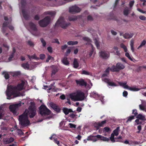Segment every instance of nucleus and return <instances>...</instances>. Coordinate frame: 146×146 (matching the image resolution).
Masks as SVG:
<instances>
[{
	"mask_svg": "<svg viewBox=\"0 0 146 146\" xmlns=\"http://www.w3.org/2000/svg\"><path fill=\"white\" fill-rule=\"evenodd\" d=\"M36 113V108L34 105L30 106L29 108V110H25L24 113L19 116L20 127L22 128L29 125L30 121L28 119V115H29L30 118H33L35 115Z\"/></svg>",
	"mask_w": 146,
	"mask_h": 146,
	"instance_id": "f257e3e1",
	"label": "nucleus"
},
{
	"mask_svg": "<svg viewBox=\"0 0 146 146\" xmlns=\"http://www.w3.org/2000/svg\"><path fill=\"white\" fill-rule=\"evenodd\" d=\"M24 84L25 82L22 81L21 83L18 84L17 87L13 86H8L6 91L7 98L8 99H11L12 96H13L14 97L20 96V93L19 91L23 89Z\"/></svg>",
	"mask_w": 146,
	"mask_h": 146,
	"instance_id": "f03ea898",
	"label": "nucleus"
},
{
	"mask_svg": "<svg viewBox=\"0 0 146 146\" xmlns=\"http://www.w3.org/2000/svg\"><path fill=\"white\" fill-rule=\"evenodd\" d=\"M69 97L74 101H82L84 100L85 98L84 93L80 91L70 94Z\"/></svg>",
	"mask_w": 146,
	"mask_h": 146,
	"instance_id": "7ed1b4c3",
	"label": "nucleus"
},
{
	"mask_svg": "<svg viewBox=\"0 0 146 146\" xmlns=\"http://www.w3.org/2000/svg\"><path fill=\"white\" fill-rule=\"evenodd\" d=\"M110 70V68H108L106 70L105 73H104L102 76V80L104 82L107 83L109 85L111 86H115L116 85L113 82H110V80L106 78L109 74V70Z\"/></svg>",
	"mask_w": 146,
	"mask_h": 146,
	"instance_id": "20e7f679",
	"label": "nucleus"
},
{
	"mask_svg": "<svg viewBox=\"0 0 146 146\" xmlns=\"http://www.w3.org/2000/svg\"><path fill=\"white\" fill-rule=\"evenodd\" d=\"M39 112L42 116H44L50 115L51 111L45 106L41 105L39 107Z\"/></svg>",
	"mask_w": 146,
	"mask_h": 146,
	"instance_id": "39448f33",
	"label": "nucleus"
},
{
	"mask_svg": "<svg viewBox=\"0 0 146 146\" xmlns=\"http://www.w3.org/2000/svg\"><path fill=\"white\" fill-rule=\"evenodd\" d=\"M28 28L29 30L33 35H37L38 30L36 25L31 22L29 23Z\"/></svg>",
	"mask_w": 146,
	"mask_h": 146,
	"instance_id": "423d86ee",
	"label": "nucleus"
},
{
	"mask_svg": "<svg viewBox=\"0 0 146 146\" xmlns=\"http://www.w3.org/2000/svg\"><path fill=\"white\" fill-rule=\"evenodd\" d=\"M50 21V17H49L47 16L45 17L43 19L40 21H39V24L40 27H45L49 24Z\"/></svg>",
	"mask_w": 146,
	"mask_h": 146,
	"instance_id": "0eeeda50",
	"label": "nucleus"
},
{
	"mask_svg": "<svg viewBox=\"0 0 146 146\" xmlns=\"http://www.w3.org/2000/svg\"><path fill=\"white\" fill-rule=\"evenodd\" d=\"M125 67L124 65L118 62L116 66H112L110 68V70L112 72H117L123 69Z\"/></svg>",
	"mask_w": 146,
	"mask_h": 146,
	"instance_id": "6e6552de",
	"label": "nucleus"
},
{
	"mask_svg": "<svg viewBox=\"0 0 146 146\" xmlns=\"http://www.w3.org/2000/svg\"><path fill=\"white\" fill-rule=\"evenodd\" d=\"M21 105V103L20 102L19 103L10 105L9 106V109L11 111L16 115L18 114L17 111L18 108Z\"/></svg>",
	"mask_w": 146,
	"mask_h": 146,
	"instance_id": "1a4fd4ad",
	"label": "nucleus"
},
{
	"mask_svg": "<svg viewBox=\"0 0 146 146\" xmlns=\"http://www.w3.org/2000/svg\"><path fill=\"white\" fill-rule=\"evenodd\" d=\"M69 24V23H67L65 22L64 18L62 17L60 18L56 23L57 25H60L61 27L63 29H65Z\"/></svg>",
	"mask_w": 146,
	"mask_h": 146,
	"instance_id": "9d476101",
	"label": "nucleus"
},
{
	"mask_svg": "<svg viewBox=\"0 0 146 146\" xmlns=\"http://www.w3.org/2000/svg\"><path fill=\"white\" fill-rule=\"evenodd\" d=\"M119 84L120 86H122L124 88L127 89L131 91H136L140 90L139 89L136 87H129L128 85H126L127 82H119Z\"/></svg>",
	"mask_w": 146,
	"mask_h": 146,
	"instance_id": "9b49d317",
	"label": "nucleus"
},
{
	"mask_svg": "<svg viewBox=\"0 0 146 146\" xmlns=\"http://www.w3.org/2000/svg\"><path fill=\"white\" fill-rule=\"evenodd\" d=\"M99 56L101 58L104 59H107L110 56V53L107 51H101L99 52Z\"/></svg>",
	"mask_w": 146,
	"mask_h": 146,
	"instance_id": "f8f14e48",
	"label": "nucleus"
},
{
	"mask_svg": "<svg viewBox=\"0 0 146 146\" xmlns=\"http://www.w3.org/2000/svg\"><path fill=\"white\" fill-rule=\"evenodd\" d=\"M80 11V9L77 6H75L72 7L69 9V12L73 13L79 12Z\"/></svg>",
	"mask_w": 146,
	"mask_h": 146,
	"instance_id": "ddd939ff",
	"label": "nucleus"
},
{
	"mask_svg": "<svg viewBox=\"0 0 146 146\" xmlns=\"http://www.w3.org/2000/svg\"><path fill=\"white\" fill-rule=\"evenodd\" d=\"M21 66L24 69L27 70H31L35 68L34 66H32L30 68L29 67V65L28 62L24 63L21 64Z\"/></svg>",
	"mask_w": 146,
	"mask_h": 146,
	"instance_id": "4468645a",
	"label": "nucleus"
},
{
	"mask_svg": "<svg viewBox=\"0 0 146 146\" xmlns=\"http://www.w3.org/2000/svg\"><path fill=\"white\" fill-rule=\"evenodd\" d=\"M76 82L77 84H79L81 86H86L87 85V83L83 79H81L80 80H76Z\"/></svg>",
	"mask_w": 146,
	"mask_h": 146,
	"instance_id": "2eb2a0df",
	"label": "nucleus"
},
{
	"mask_svg": "<svg viewBox=\"0 0 146 146\" xmlns=\"http://www.w3.org/2000/svg\"><path fill=\"white\" fill-rule=\"evenodd\" d=\"M96 138L98 139H100L101 140H102L104 141H108L109 140V139L108 138L104 137L100 135H98L96 136Z\"/></svg>",
	"mask_w": 146,
	"mask_h": 146,
	"instance_id": "dca6fc26",
	"label": "nucleus"
},
{
	"mask_svg": "<svg viewBox=\"0 0 146 146\" xmlns=\"http://www.w3.org/2000/svg\"><path fill=\"white\" fill-rule=\"evenodd\" d=\"M88 141H92L94 142H95L98 141V139L95 136L90 135L89 136L87 139Z\"/></svg>",
	"mask_w": 146,
	"mask_h": 146,
	"instance_id": "f3484780",
	"label": "nucleus"
},
{
	"mask_svg": "<svg viewBox=\"0 0 146 146\" xmlns=\"http://www.w3.org/2000/svg\"><path fill=\"white\" fill-rule=\"evenodd\" d=\"M131 9L128 7H126L125 8L123 11V14L126 16H127L130 13Z\"/></svg>",
	"mask_w": 146,
	"mask_h": 146,
	"instance_id": "a211bd4d",
	"label": "nucleus"
},
{
	"mask_svg": "<svg viewBox=\"0 0 146 146\" xmlns=\"http://www.w3.org/2000/svg\"><path fill=\"white\" fill-rule=\"evenodd\" d=\"M5 114L4 108L2 106H0V119L2 118Z\"/></svg>",
	"mask_w": 146,
	"mask_h": 146,
	"instance_id": "6ab92c4d",
	"label": "nucleus"
},
{
	"mask_svg": "<svg viewBox=\"0 0 146 146\" xmlns=\"http://www.w3.org/2000/svg\"><path fill=\"white\" fill-rule=\"evenodd\" d=\"M133 35L134 34L133 33H131L130 34L125 33L123 35V36L125 38L127 39L131 38Z\"/></svg>",
	"mask_w": 146,
	"mask_h": 146,
	"instance_id": "aec40b11",
	"label": "nucleus"
},
{
	"mask_svg": "<svg viewBox=\"0 0 146 146\" xmlns=\"http://www.w3.org/2000/svg\"><path fill=\"white\" fill-rule=\"evenodd\" d=\"M112 50H115L116 52L115 53V54L118 56H119L120 54V53L119 50L118 48L116 46H114L112 49Z\"/></svg>",
	"mask_w": 146,
	"mask_h": 146,
	"instance_id": "412c9836",
	"label": "nucleus"
},
{
	"mask_svg": "<svg viewBox=\"0 0 146 146\" xmlns=\"http://www.w3.org/2000/svg\"><path fill=\"white\" fill-rule=\"evenodd\" d=\"M137 118L142 120L145 119V116L141 114H138L137 117Z\"/></svg>",
	"mask_w": 146,
	"mask_h": 146,
	"instance_id": "4be33fe9",
	"label": "nucleus"
},
{
	"mask_svg": "<svg viewBox=\"0 0 146 146\" xmlns=\"http://www.w3.org/2000/svg\"><path fill=\"white\" fill-rule=\"evenodd\" d=\"M63 111L65 115H67L70 112H72V111L71 109H68L65 108L63 109Z\"/></svg>",
	"mask_w": 146,
	"mask_h": 146,
	"instance_id": "5701e85b",
	"label": "nucleus"
},
{
	"mask_svg": "<svg viewBox=\"0 0 146 146\" xmlns=\"http://www.w3.org/2000/svg\"><path fill=\"white\" fill-rule=\"evenodd\" d=\"M74 67L75 68H77L79 66V64L76 58H74L73 62Z\"/></svg>",
	"mask_w": 146,
	"mask_h": 146,
	"instance_id": "b1692460",
	"label": "nucleus"
},
{
	"mask_svg": "<svg viewBox=\"0 0 146 146\" xmlns=\"http://www.w3.org/2000/svg\"><path fill=\"white\" fill-rule=\"evenodd\" d=\"M2 74L4 75V77L6 79H8L9 78V75L8 72H3L2 73Z\"/></svg>",
	"mask_w": 146,
	"mask_h": 146,
	"instance_id": "393cba45",
	"label": "nucleus"
},
{
	"mask_svg": "<svg viewBox=\"0 0 146 146\" xmlns=\"http://www.w3.org/2000/svg\"><path fill=\"white\" fill-rule=\"evenodd\" d=\"M58 70L57 68H55L53 69L52 71V73L51 74V77H53L56 73L58 72Z\"/></svg>",
	"mask_w": 146,
	"mask_h": 146,
	"instance_id": "a878e982",
	"label": "nucleus"
},
{
	"mask_svg": "<svg viewBox=\"0 0 146 146\" xmlns=\"http://www.w3.org/2000/svg\"><path fill=\"white\" fill-rule=\"evenodd\" d=\"M62 62L63 64L66 65H68L69 63L67 60V58L66 57L64 58L62 60Z\"/></svg>",
	"mask_w": 146,
	"mask_h": 146,
	"instance_id": "bb28decb",
	"label": "nucleus"
},
{
	"mask_svg": "<svg viewBox=\"0 0 146 146\" xmlns=\"http://www.w3.org/2000/svg\"><path fill=\"white\" fill-rule=\"evenodd\" d=\"M119 128V127H118L113 131V133L115 135L117 136L118 135Z\"/></svg>",
	"mask_w": 146,
	"mask_h": 146,
	"instance_id": "cd10ccee",
	"label": "nucleus"
},
{
	"mask_svg": "<svg viewBox=\"0 0 146 146\" xmlns=\"http://www.w3.org/2000/svg\"><path fill=\"white\" fill-rule=\"evenodd\" d=\"M9 24V23L7 22H4L3 25L2 31L3 33H4L5 31V28Z\"/></svg>",
	"mask_w": 146,
	"mask_h": 146,
	"instance_id": "c85d7f7f",
	"label": "nucleus"
},
{
	"mask_svg": "<svg viewBox=\"0 0 146 146\" xmlns=\"http://www.w3.org/2000/svg\"><path fill=\"white\" fill-rule=\"evenodd\" d=\"M78 43V42L77 41H70L67 42V44L69 45L76 44Z\"/></svg>",
	"mask_w": 146,
	"mask_h": 146,
	"instance_id": "c756f323",
	"label": "nucleus"
},
{
	"mask_svg": "<svg viewBox=\"0 0 146 146\" xmlns=\"http://www.w3.org/2000/svg\"><path fill=\"white\" fill-rule=\"evenodd\" d=\"M139 109L142 110L146 112V105L145 106L143 104H140L139 106Z\"/></svg>",
	"mask_w": 146,
	"mask_h": 146,
	"instance_id": "7c9ffc66",
	"label": "nucleus"
},
{
	"mask_svg": "<svg viewBox=\"0 0 146 146\" xmlns=\"http://www.w3.org/2000/svg\"><path fill=\"white\" fill-rule=\"evenodd\" d=\"M27 56L30 60H31L32 59H39L37 57L35 54H34L31 56L28 55Z\"/></svg>",
	"mask_w": 146,
	"mask_h": 146,
	"instance_id": "2f4dec72",
	"label": "nucleus"
},
{
	"mask_svg": "<svg viewBox=\"0 0 146 146\" xmlns=\"http://www.w3.org/2000/svg\"><path fill=\"white\" fill-rule=\"evenodd\" d=\"M49 60L53 61L54 60V58L53 57L51 56L50 55H48L47 58L46 60V62H48Z\"/></svg>",
	"mask_w": 146,
	"mask_h": 146,
	"instance_id": "473e14b6",
	"label": "nucleus"
},
{
	"mask_svg": "<svg viewBox=\"0 0 146 146\" xmlns=\"http://www.w3.org/2000/svg\"><path fill=\"white\" fill-rule=\"evenodd\" d=\"M22 12L24 17L26 19H27L28 17L26 12L23 9H22Z\"/></svg>",
	"mask_w": 146,
	"mask_h": 146,
	"instance_id": "72a5a7b5",
	"label": "nucleus"
},
{
	"mask_svg": "<svg viewBox=\"0 0 146 146\" xmlns=\"http://www.w3.org/2000/svg\"><path fill=\"white\" fill-rule=\"evenodd\" d=\"M94 42L98 48H100V45L99 41L96 39H94Z\"/></svg>",
	"mask_w": 146,
	"mask_h": 146,
	"instance_id": "f704fd0d",
	"label": "nucleus"
},
{
	"mask_svg": "<svg viewBox=\"0 0 146 146\" xmlns=\"http://www.w3.org/2000/svg\"><path fill=\"white\" fill-rule=\"evenodd\" d=\"M14 141V139L12 137H11L7 139L6 142L7 143H9L13 142Z\"/></svg>",
	"mask_w": 146,
	"mask_h": 146,
	"instance_id": "c9c22d12",
	"label": "nucleus"
},
{
	"mask_svg": "<svg viewBox=\"0 0 146 146\" xmlns=\"http://www.w3.org/2000/svg\"><path fill=\"white\" fill-rule=\"evenodd\" d=\"M146 44V41L145 40H143L141 42L140 45L138 47L137 49H139L142 46H144Z\"/></svg>",
	"mask_w": 146,
	"mask_h": 146,
	"instance_id": "e433bc0d",
	"label": "nucleus"
},
{
	"mask_svg": "<svg viewBox=\"0 0 146 146\" xmlns=\"http://www.w3.org/2000/svg\"><path fill=\"white\" fill-rule=\"evenodd\" d=\"M40 40L42 44V46L43 47H45L46 44V42L42 38H40Z\"/></svg>",
	"mask_w": 146,
	"mask_h": 146,
	"instance_id": "4c0bfd02",
	"label": "nucleus"
},
{
	"mask_svg": "<svg viewBox=\"0 0 146 146\" xmlns=\"http://www.w3.org/2000/svg\"><path fill=\"white\" fill-rule=\"evenodd\" d=\"M3 123L0 126V128L2 130L6 131L7 130V128L4 126V124H3Z\"/></svg>",
	"mask_w": 146,
	"mask_h": 146,
	"instance_id": "58836bf2",
	"label": "nucleus"
},
{
	"mask_svg": "<svg viewBox=\"0 0 146 146\" xmlns=\"http://www.w3.org/2000/svg\"><path fill=\"white\" fill-rule=\"evenodd\" d=\"M120 47L123 49L125 52H126L127 51V48L123 44H120Z\"/></svg>",
	"mask_w": 146,
	"mask_h": 146,
	"instance_id": "ea45409f",
	"label": "nucleus"
},
{
	"mask_svg": "<svg viewBox=\"0 0 146 146\" xmlns=\"http://www.w3.org/2000/svg\"><path fill=\"white\" fill-rule=\"evenodd\" d=\"M114 135H115L114 134H113V133H112L111 134V136L110 137V139L111 140V141H112V142H114L115 141V140L114 138Z\"/></svg>",
	"mask_w": 146,
	"mask_h": 146,
	"instance_id": "a19ab883",
	"label": "nucleus"
},
{
	"mask_svg": "<svg viewBox=\"0 0 146 146\" xmlns=\"http://www.w3.org/2000/svg\"><path fill=\"white\" fill-rule=\"evenodd\" d=\"M13 53H12L10 56L9 57V61H11L12 60V58L14 56V54L15 52V50L13 49Z\"/></svg>",
	"mask_w": 146,
	"mask_h": 146,
	"instance_id": "79ce46f5",
	"label": "nucleus"
},
{
	"mask_svg": "<svg viewBox=\"0 0 146 146\" xmlns=\"http://www.w3.org/2000/svg\"><path fill=\"white\" fill-rule=\"evenodd\" d=\"M69 19L70 21H74L77 19V17L76 16H73L70 17L69 18Z\"/></svg>",
	"mask_w": 146,
	"mask_h": 146,
	"instance_id": "37998d69",
	"label": "nucleus"
},
{
	"mask_svg": "<svg viewBox=\"0 0 146 146\" xmlns=\"http://www.w3.org/2000/svg\"><path fill=\"white\" fill-rule=\"evenodd\" d=\"M134 116H133L129 117L128 118L127 122L129 121H131L132 119H134Z\"/></svg>",
	"mask_w": 146,
	"mask_h": 146,
	"instance_id": "c03bdc74",
	"label": "nucleus"
},
{
	"mask_svg": "<svg viewBox=\"0 0 146 146\" xmlns=\"http://www.w3.org/2000/svg\"><path fill=\"white\" fill-rule=\"evenodd\" d=\"M134 3V1H131L130 2L129 5L130 6V9H131Z\"/></svg>",
	"mask_w": 146,
	"mask_h": 146,
	"instance_id": "a18cd8bd",
	"label": "nucleus"
},
{
	"mask_svg": "<svg viewBox=\"0 0 146 146\" xmlns=\"http://www.w3.org/2000/svg\"><path fill=\"white\" fill-rule=\"evenodd\" d=\"M125 56L127 57L130 60L132 61V59L131 57L130 56L128 52H126L125 54Z\"/></svg>",
	"mask_w": 146,
	"mask_h": 146,
	"instance_id": "49530a36",
	"label": "nucleus"
},
{
	"mask_svg": "<svg viewBox=\"0 0 146 146\" xmlns=\"http://www.w3.org/2000/svg\"><path fill=\"white\" fill-rule=\"evenodd\" d=\"M20 72L19 71L15 72L13 73V76H17L18 75H20Z\"/></svg>",
	"mask_w": 146,
	"mask_h": 146,
	"instance_id": "de8ad7c7",
	"label": "nucleus"
},
{
	"mask_svg": "<svg viewBox=\"0 0 146 146\" xmlns=\"http://www.w3.org/2000/svg\"><path fill=\"white\" fill-rule=\"evenodd\" d=\"M50 106L54 110L55 108L57 106L53 103H50Z\"/></svg>",
	"mask_w": 146,
	"mask_h": 146,
	"instance_id": "09e8293b",
	"label": "nucleus"
},
{
	"mask_svg": "<svg viewBox=\"0 0 146 146\" xmlns=\"http://www.w3.org/2000/svg\"><path fill=\"white\" fill-rule=\"evenodd\" d=\"M139 18L141 20L145 21L146 20V17L143 15H140L139 16Z\"/></svg>",
	"mask_w": 146,
	"mask_h": 146,
	"instance_id": "8fccbe9b",
	"label": "nucleus"
},
{
	"mask_svg": "<svg viewBox=\"0 0 146 146\" xmlns=\"http://www.w3.org/2000/svg\"><path fill=\"white\" fill-rule=\"evenodd\" d=\"M106 123V121L104 120L102 121L101 123H98L100 127H102Z\"/></svg>",
	"mask_w": 146,
	"mask_h": 146,
	"instance_id": "3c124183",
	"label": "nucleus"
},
{
	"mask_svg": "<svg viewBox=\"0 0 146 146\" xmlns=\"http://www.w3.org/2000/svg\"><path fill=\"white\" fill-rule=\"evenodd\" d=\"M82 74L85 75H89L90 73L88 72L85 70H83L82 71Z\"/></svg>",
	"mask_w": 146,
	"mask_h": 146,
	"instance_id": "603ef678",
	"label": "nucleus"
},
{
	"mask_svg": "<svg viewBox=\"0 0 146 146\" xmlns=\"http://www.w3.org/2000/svg\"><path fill=\"white\" fill-rule=\"evenodd\" d=\"M94 127H95L97 129H98L100 127V126L99 125V123H96L94 124Z\"/></svg>",
	"mask_w": 146,
	"mask_h": 146,
	"instance_id": "864d4df0",
	"label": "nucleus"
},
{
	"mask_svg": "<svg viewBox=\"0 0 146 146\" xmlns=\"http://www.w3.org/2000/svg\"><path fill=\"white\" fill-rule=\"evenodd\" d=\"M44 14L46 15H53L54 13L52 12L48 11L45 12Z\"/></svg>",
	"mask_w": 146,
	"mask_h": 146,
	"instance_id": "5fc2aeb1",
	"label": "nucleus"
},
{
	"mask_svg": "<svg viewBox=\"0 0 146 146\" xmlns=\"http://www.w3.org/2000/svg\"><path fill=\"white\" fill-rule=\"evenodd\" d=\"M69 125H70V127L71 128H75L76 127V125L72 123H70Z\"/></svg>",
	"mask_w": 146,
	"mask_h": 146,
	"instance_id": "6e6d98bb",
	"label": "nucleus"
},
{
	"mask_svg": "<svg viewBox=\"0 0 146 146\" xmlns=\"http://www.w3.org/2000/svg\"><path fill=\"white\" fill-rule=\"evenodd\" d=\"M54 110L58 112H59L60 111V109L58 106H57Z\"/></svg>",
	"mask_w": 146,
	"mask_h": 146,
	"instance_id": "4d7b16f0",
	"label": "nucleus"
},
{
	"mask_svg": "<svg viewBox=\"0 0 146 146\" xmlns=\"http://www.w3.org/2000/svg\"><path fill=\"white\" fill-rule=\"evenodd\" d=\"M54 110L58 112H59L60 111V109L58 106H57Z\"/></svg>",
	"mask_w": 146,
	"mask_h": 146,
	"instance_id": "13d9d810",
	"label": "nucleus"
},
{
	"mask_svg": "<svg viewBox=\"0 0 146 146\" xmlns=\"http://www.w3.org/2000/svg\"><path fill=\"white\" fill-rule=\"evenodd\" d=\"M87 19L89 21H92L93 20V18L91 16L89 15L88 16Z\"/></svg>",
	"mask_w": 146,
	"mask_h": 146,
	"instance_id": "bf43d9fd",
	"label": "nucleus"
},
{
	"mask_svg": "<svg viewBox=\"0 0 146 146\" xmlns=\"http://www.w3.org/2000/svg\"><path fill=\"white\" fill-rule=\"evenodd\" d=\"M104 129L105 131L106 132H108L110 131V128L107 127H105Z\"/></svg>",
	"mask_w": 146,
	"mask_h": 146,
	"instance_id": "052dcab7",
	"label": "nucleus"
},
{
	"mask_svg": "<svg viewBox=\"0 0 146 146\" xmlns=\"http://www.w3.org/2000/svg\"><path fill=\"white\" fill-rule=\"evenodd\" d=\"M40 59L41 60L44 59L45 58V55L44 54H40Z\"/></svg>",
	"mask_w": 146,
	"mask_h": 146,
	"instance_id": "680f3d73",
	"label": "nucleus"
},
{
	"mask_svg": "<svg viewBox=\"0 0 146 146\" xmlns=\"http://www.w3.org/2000/svg\"><path fill=\"white\" fill-rule=\"evenodd\" d=\"M67 45L66 44H65L61 47V48L62 50H64L67 47Z\"/></svg>",
	"mask_w": 146,
	"mask_h": 146,
	"instance_id": "e2e57ef3",
	"label": "nucleus"
},
{
	"mask_svg": "<svg viewBox=\"0 0 146 146\" xmlns=\"http://www.w3.org/2000/svg\"><path fill=\"white\" fill-rule=\"evenodd\" d=\"M132 113L135 116H136L137 114V110L136 109L133 110Z\"/></svg>",
	"mask_w": 146,
	"mask_h": 146,
	"instance_id": "0e129e2a",
	"label": "nucleus"
},
{
	"mask_svg": "<svg viewBox=\"0 0 146 146\" xmlns=\"http://www.w3.org/2000/svg\"><path fill=\"white\" fill-rule=\"evenodd\" d=\"M83 39L85 41L90 42V40L87 37H83Z\"/></svg>",
	"mask_w": 146,
	"mask_h": 146,
	"instance_id": "69168bd1",
	"label": "nucleus"
},
{
	"mask_svg": "<svg viewBox=\"0 0 146 146\" xmlns=\"http://www.w3.org/2000/svg\"><path fill=\"white\" fill-rule=\"evenodd\" d=\"M28 44L31 46H34V44L33 42L30 41H28Z\"/></svg>",
	"mask_w": 146,
	"mask_h": 146,
	"instance_id": "338daca9",
	"label": "nucleus"
},
{
	"mask_svg": "<svg viewBox=\"0 0 146 146\" xmlns=\"http://www.w3.org/2000/svg\"><path fill=\"white\" fill-rule=\"evenodd\" d=\"M111 34L114 35H115L117 34V32L114 31L113 30H111Z\"/></svg>",
	"mask_w": 146,
	"mask_h": 146,
	"instance_id": "774afa93",
	"label": "nucleus"
}]
</instances>
